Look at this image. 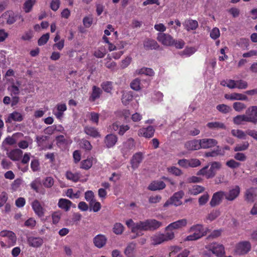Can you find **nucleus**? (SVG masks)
<instances>
[{
  "label": "nucleus",
  "mask_w": 257,
  "mask_h": 257,
  "mask_svg": "<svg viewBox=\"0 0 257 257\" xmlns=\"http://www.w3.org/2000/svg\"><path fill=\"white\" fill-rule=\"evenodd\" d=\"M209 196L208 193H206L202 195L198 199L199 204L200 205H203L205 204L208 201Z\"/></svg>",
  "instance_id": "obj_62"
},
{
  "label": "nucleus",
  "mask_w": 257,
  "mask_h": 257,
  "mask_svg": "<svg viewBox=\"0 0 257 257\" xmlns=\"http://www.w3.org/2000/svg\"><path fill=\"white\" fill-rule=\"evenodd\" d=\"M234 109L238 112H240L246 107L245 105L240 102H235L233 104Z\"/></svg>",
  "instance_id": "obj_57"
},
{
  "label": "nucleus",
  "mask_w": 257,
  "mask_h": 257,
  "mask_svg": "<svg viewBox=\"0 0 257 257\" xmlns=\"http://www.w3.org/2000/svg\"><path fill=\"white\" fill-rule=\"evenodd\" d=\"M6 19L7 23L9 25L14 24L16 21L17 16L12 11H7L3 14Z\"/></svg>",
  "instance_id": "obj_34"
},
{
  "label": "nucleus",
  "mask_w": 257,
  "mask_h": 257,
  "mask_svg": "<svg viewBox=\"0 0 257 257\" xmlns=\"http://www.w3.org/2000/svg\"><path fill=\"white\" fill-rule=\"evenodd\" d=\"M204 190V188L199 185H194L192 188L190 190V193L193 195H196L200 193H202Z\"/></svg>",
  "instance_id": "obj_50"
},
{
  "label": "nucleus",
  "mask_w": 257,
  "mask_h": 257,
  "mask_svg": "<svg viewBox=\"0 0 257 257\" xmlns=\"http://www.w3.org/2000/svg\"><path fill=\"white\" fill-rule=\"evenodd\" d=\"M185 28L187 31L194 30L197 29L198 24L197 21L193 20H186L183 23Z\"/></svg>",
  "instance_id": "obj_32"
},
{
  "label": "nucleus",
  "mask_w": 257,
  "mask_h": 257,
  "mask_svg": "<svg viewBox=\"0 0 257 257\" xmlns=\"http://www.w3.org/2000/svg\"><path fill=\"white\" fill-rule=\"evenodd\" d=\"M27 241L30 246L36 248L40 247L43 243V239L40 237H29L28 238Z\"/></svg>",
  "instance_id": "obj_22"
},
{
  "label": "nucleus",
  "mask_w": 257,
  "mask_h": 257,
  "mask_svg": "<svg viewBox=\"0 0 257 257\" xmlns=\"http://www.w3.org/2000/svg\"><path fill=\"white\" fill-rule=\"evenodd\" d=\"M43 185L45 187L51 188L54 185V179L51 177H46L43 181Z\"/></svg>",
  "instance_id": "obj_60"
},
{
  "label": "nucleus",
  "mask_w": 257,
  "mask_h": 257,
  "mask_svg": "<svg viewBox=\"0 0 257 257\" xmlns=\"http://www.w3.org/2000/svg\"><path fill=\"white\" fill-rule=\"evenodd\" d=\"M82 147L86 151H89L92 148V146L89 141L86 140H82L81 141Z\"/></svg>",
  "instance_id": "obj_64"
},
{
  "label": "nucleus",
  "mask_w": 257,
  "mask_h": 257,
  "mask_svg": "<svg viewBox=\"0 0 257 257\" xmlns=\"http://www.w3.org/2000/svg\"><path fill=\"white\" fill-rule=\"evenodd\" d=\"M118 140L117 137L113 134H108L105 137L104 142L105 146L107 148L113 147Z\"/></svg>",
  "instance_id": "obj_17"
},
{
  "label": "nucleus",
  "mask_w": 257,
  "mask_h": 257,
  "mask_svg": "<svg viewBox=\"0 0 257 257\" xmlns=\"http://www.w3.org/2000/svg\"><path fill=\"white\" fill-rule=\"evenodd\" d=\"M155 130L154 127L150 125L147 127H143L138 131V135L146 138H151L154 136Z\"/></svg>",
  "instance_id": "obj_13"
},
{
  "label": "nucleus",
  "mask_w": 257,
  "mask_h": 257,
  "mask_svg": "<svg viewBox=\"0 0 257 257\" xmlns=\"http://www.w3.org/2000/svg\"><path fill=\"white\" fill-rule=\"evenodd\" d=\"M102 92V90L100 88L95 85L93 86L92 92L88 99L89 101L91 102H94L100 97Z\"/></svg>",
  "instance_id": "obj_16"
},
{
  "label": "nucleus",
  "mask_w": 257,
  "mask_h": 257,
  "mask_svg": "<svg viewBox=\"0 0 257 257\" xmlns=\"http://www.w3.org/2000/svg\"><path fill=\"white\" fill-rule=\"evenodd\" d=\"M216 109L223 113H227L231 110L230 106L224 104L217 105Z\"/></svg>",
  "instance_id": "obj_51"
},
{
  "label": "nucleus",
  "mask_w": 257,
  "mask_h": 257,
  "mask_svg": "<svg viewBox=\"0 0 257 257\" xmlns=\"http://www.w3.org/2000/svg\"><path fill=\"white\" fill-rule=\"evenodd\" d=\"M231 134L234 137H237L240 139H245L246 134L244 132L240 130H231Z\"/></svg>",
  "instance_id": "obj_48"
},
{
  "label": "nucleus",
  "mask_w": 257,
  "mask_h": 257,
  "mask_svg": "<svg viewBox=\"0 0 257 257\" xmlns=\"http://www.w3.org/2000/svg\"><path fill=\"white\" fill-rule=\"evenodd\" d=\"M149 230L147 219L145 221H140L134 224L132 227V232L136 233L137 236L140 235V231Z\"/></svg>",
  "instance_id": "obj_7"
},
{
  "label": "nucleus",
  "mask_w": 257,
  "mask_h": 257,
  "mask_svg": "<svg viewBox=\"0 0 257 257\" xmlns=\"http://www.w3.org/2000/svg\"><path fill=\"white\" fill-rule=\"evenodd\" d=\"M50 35L49 33L43 35L38 40V44L39 46H43L46 44L49 40Z\"/></svg>",
  "instance_id": "obj_54"
},
{
  "label": "nucleus",
  "mask_w": 257,
  "mask_h": 257,
  "mask_svg": "<svg viewBox=\"0 0 257 257\" xmlns=\"http://www.w3.org/2000/svg\"><path fill=\"white\" fill-rule=\"evenodd\" d=\"M143 159V156L141 152H138L135 154L131 161L132 167L134 169L137 168L140 164L142 162Z\"/></svg>",
  "instance_id": "obj_20"
},
{
  "label": "nucleus",
  "mask_w": 257,
  "mask_h": 257,
  "mask_svg": "<svg viewBox=\"0 0 257 257\" xmlns=\"http://www.w3.org/2000/svg\"><path fill=\"white\" fill-rule=\"evenodd\" d=\"M48 137L46 136H37L36 141L39 147L42 146L45 142L48 139Z\"/></svg>",
  "instance_id": "obj_59"
},
{
  "label": "nucleus",
  "mask_w": 257,
  "mask_h": 257,
  "mask_svg": "<svg viewBox=\"0 0 257 257\" xmlns=\"http://www.w3.org/2000/svg\"><path fill=\"white\" fill-rule=\"evenodd\" d=\"M141 81L139 78L133 80L130 84V86L133 90L138 91L141 89Z\"/></svg>",
  "instance_id": "obj_53"
},
{
  "label": "nucleus",
  "mask_w": 257,
  "mask_h": 257,
  "mask_svg": "<svg viewBox=\"0 0 257 257\" xmlns=\"http://www.w3.org/2000/svg\"><path fill=\"white\" fill-rule=\"evenodd\" d=\"M240 192V188L239 186L236 185L233 188L230 189L228 193H225L224 196L227 200L233 201L239 196Z\"/></svg>",
  "instance_id": "obj_11"
},
{
  "label": "nucleus",
  "mask_w": 257,
  "mask_h": 257,
  "mask_svg": "<svg viewBox=\"0 0 257 257\" xmlns=\"http://www.w3.org/2000/svg\"><path fill=\"white\" fill-rule=\"evenodd\" d=\"M166 187L165 183L162 181H154L152 182L148 186V189L151 191H156L162 190Z\"/></svg>",
  "instance_id": "obj_28"
},
{
  "label": "nucleus",
  "mask_w": 257,
  "mask_h": 257,
  "mask_svg": "<svg viewBox=\"0 0 257 257\" xmlns=\"http://www.w3.org/2000/svg\"><path fill=\"white\" fill-rule=\"evenodd\" d=\"M107 238L103 234H99L96 235L93 239L94 245L98 248L104 246L106 243Z\"/></svg>",
  "instance_id": "obj_14"
},
{
  "label": "nucleus",
  "mask_w": 257,
  "mask_h": 257,
  "mask_svg": "<svg viewBox=\"0 0 257 257\" xmlns=\"http://www.w3.org/2000/svg\"><path fill=\"white\" fill-rule=\"evenodd\" d=\"M225 97L226 99H229L230 100H247V97L243 94L238 93H233L229 96L226 94Z\"/></svg>",
  "instance_id": "obj_35"
},
{
  "label": "nucleus",
  "mask_w": 257,
  "mask_h": 257,
  "mask_svg": "<svg viewBox=\"0 0 257 257\" xmlns=\"http://www.w3.org/2000/svg\"><path fill=\"white\" fill-rule=\"evenodd\" d=\"M249 143L248 142H244L241 144H237L234 148L235 152L243 151L246 150L249 147Z\"/></svg>",
  "instance_id": "obj_46"
},
{
  "label": "nucleus",
  "mask_w": 257,
  "mask_h": 257,
  "mask_svg": "<svg viewBox=\"0 0 257 257\" xmlns=\"http://www.w3.org/2000/svg\"><path fill=\"white\" fill-rule=\"evenodd\" d=\"M0 236L8 238L7 242L9 247L14 246L16 244L17 237L16 234L13 231L10 230H2L0 232Z\"/></svg>",
  "instance_id": "obj_6"
},
{
  "label": "nucleus",
  "mask_w": 257,
  "mask_h": 257,
  "mask_svg": "<svg viewBox=\"0 0 257 257\" xmlns=\"http://www.w3.org/2000/svg\"><path fill=\"white\" fill-rule=\"evenodd\" d=\"M61 217V213L60 212H55L52 215V222L53 224H57L59 222Z\"/></svg>",
  "instance_id": "obj_63"
},
{
  "label": "nucleus",
  "mask_w": 257,
  "mask_h": 257,
  "mask_svg": "<svg viewBox=\"0 0 257 257\" xmlns=\"http://www.w3.org/2000/svg\"><path fill=\"white\" fill-rule=\"evenodd\" d=\"M36 1V0H27L26 1L23 5V9L24 11L26 13H28L30 12L34 6L35 4Z\"/></svg>",
  "instance_id": "obj_40"
},
{
  "label": "nucleus",
  "mask_w": 257,
  "mask_h": 257,
  "mask_svg": "<svg viewBox=\"0 0 257 257\" xmlns=\"http://www.w3.org/2000/svg\"><path fill=\"white\" fill-rule=\"evenodd\" d=\"M206 126L209 129L213 130L219 129L225 130L226 128L225 124L220 121L209 122L207 123Z\"/></svg>",
  "instance_id": "obj_29"
},
{
  "label": "nucleus",
  "mask_w": 257,
  "mask_h": 257,
  "mask_svg": "<svg viewBox=\"0 0 257 257\" xmlns=\"http://www.w3.org/2000/svg\"><path fill=\"white\" fill-rule=\"evenodd\" d=\"M136 244L135 243H130L126 247L124 253L127 257H135Z\"/></svg>",
  "instance_id": "obj_26"
},
{
  "label": "nucleus",
  "mask_w": 257,
  "mask_h": 257,
  "mask_svg": "<svg viewBox=\"0 0 257 257\" xmlns=\"http://www.w3.org/2000/svg\"><path fill=\"white\" fill-rule=\"evenodd\" d=\"M226 165L231 169H235L240 166V163L233 159H231L226 162Z\"/></svg>",
  "instance_id": "obj_56"
},
{
  "label": "nucleus",
  "mask_w": 257,
  "mask_h": 257,
  "mask_svg": "<svg viewBox=\"0 0 257 257\" xmlns=\"http://www.w3.org/2000/svg\"><path fill=\"white\" fill-rule=\"evenodd\" d=\"M200 147L202 149H209L216 146L217 141L213 139H202L200 140Z\"/></svg>",
  "instance_id": "obj_18"
},
{
  "label": "nucleus",
  "mask_w": 257,
  "mask_h": 257,
  "mask_svg": "<svg viewBox=\"0 0 257 257\" xmlns=\"http://www.w3.org/2000/svg\"><path fill=\"white\" fill-rule=\"evenodd\" d=\"M250 249L251 244L249 241H240L236 245L235 252L238 255H244L248 253Z\"/></svg>",
  "instance_id": "obj_4"
},
{
  "label": "nucleus",
  "mask_w": 257,
  "mask_h": 257,
  "mask_svg": "<svg viewBox=\"0 0 257 257\" xmlns=\"http://www.w3.org/2000/svg\"><path fill=\"white\" fill-rule=\"evenodd\" d=\"M31 205L33 210L37 215L40 217L44 216L45 209L39 200L35 199L32 202Z\"/></svg>",
  "instance_id": "obj_15"
},
{
  "label": "nucleus",
  "mask_w": 257,
  "mask_h": 257,
  "mask_svg": "<svg viewBox=\"0 0 257 257\" xmlns=\"http://www.w3.org/2000/svg\"><path fill=\"white\" fill-rule=\"evenodd\" d=\"M23 119V116L21 113L15 111L9 115L7 119L6 120V122L8 123H11L12 121L20 122Z\"/></svg>",
  "instance_id": "obj_21"
},
{
  "label": "nucleus",
  "mask_w": 257,
  "mask_h": 257,
  "mask_svg": "<svg viewBox=\"0 0 257 257\" xmlns=\"http://www.w3.org/2000/svg\"><path fill=\"white\" fill-rule=\"evenodd\" d=\"M233 123L237 125L242 124L243 122H248V118L246 114L237 115L233 119Z\"/></svg>",
  "instance_id": "obj_38"
},
{
  "label": "nucleus",
  "mask_w": 257,
  "mask_h": 257,
  "mask_svg": "<svg viewBox=\"0 0 257 257\" xmlns=\"http://www.w3.org/2000/svg\"><path fill=\"white\" fill-rule=\"evenodd\" d=\"M90 208H92L93 211L94 212H97L100 210L101 208V204L99 202H96L94 200V202H92L89 203Z\"/></svg>",
  "instance_id": "obj_58"
},
{
  "label": "nucleus",
  "mask_w": 257,
  "mask_h": 257,
  "mask_svg": "<svg viewBox=\"0 0 257 257\" xmlns=\"http://www.w3.org/2000/svg\"><path fill=\"white\" fill-rule=\"evenodd\" d=\"M210 36L214 40H216L219 38L220 36V31L219 29L216 27L214 28L210 32Z\"/></svg>",
  "instance_id": "obj_61"
},
{
  "label": "nucleus",
  "mask_w": 257,
  "mask_h": 257,
  "mask_svg": "<svg viewBox=\"0 0 257 257\" xmlns=\"http://www.w3.org/2000/svg\"><path fill=\"white\" fill-rule=\"evenodd\" d=\"M133 99V96L128 92H124L121 97L122 103L126 105Z\"/></svg>",
  "instance_id": "obj_49"
},
{
  "label": "nucleus",
  "mask_w": 257,
  "mask_h": 257,
  "mask_svg": "<svg viewBox=\"0 0 257 257\" xmlns=\"http://www.w3.org/2000/svg\"><path fill=\"white\" fill-rule=\"evenodd\" d=\"M157 40L166 46H172L174 42V39L170 35L162 33L158 34Z\"/></svg>",
  "instance_id": "obj_9"
},
{
  "label": "nucleus",
  "mask_w": 257,
  "mask_h": 257,
  "mask_svg": "<svg viewBox=\"0 0 257 257\" xmlns=\"http://www.w3.org/2000/svg\"><path fill=\"white\" fill-rule=\"evenodd\" d=\"M149 230H154L162 225V223L155 219H147Z\"/></svg>",
  "instance_id": "obj_37"
},
{
  "label": "nucleus",
  "mask_w": 257,
  "mask_h": 257,
  "mask_svg": "<svg viewBox=\"0 0 257 257\" xmlns=\"http://www.w3.org/2000/svg\"><path fill=\"white\" fill-rule=\"evenodd\" d=\"M23 154V151L19 149H16L8 153V157L14 161H19Z\"/></svg>",
  "instance_id": "obj_25"
},
{
  "label": "nucleus",
  "mask_w": 257,
  "mask_h": 257,
  "mask_svg": "<svg viewBox=\"0 0 257 257\" xmlns=\"http://www.w3.org/2000/svg\"><path fill=\"white\" fill-rule=\"evenodd\" d=\"M208 231V229L204 228L202 224H196L194 225L190 228V231L193 232V233L187 236L186 240L188 241H193L199 239L202 237L206 235Z\"/></svg>",
  "instance_id": "obj_2"
},
{
  "label": "nucleus",
  "mask_w": 257,
  "mask_h": 257,
  "mask_svg": "<svg viewBox=\"0 0 257 257\" xmlns=\"http://www.w3.org/2000/svg\"><path fill=\"white\" fill-rule=\"evenodd\" d=\"M92 159L87 158L86 160H82L80 163V168L87 170L89 169L92 166Z\"/></svg>",
  "instance_id": "obj_41"
},
{
  "label": "nucleus",
  "mask_w": 257,
  "mask_h": 257,
  "mask_svg": "<svg viewBox=\"0 0 257 257\" xmlns=\"http://www.w3.org/2000/svg\"><path fill=\"white\" fill-rule=\"evenodd\" d=\"M135 148V144L134 140L133 138L127 139L122 144V147L121 149V152L124 157L128 156L132 150H134Z\"/></svg>",
  "instance_id": "obj_5"
},
{
  "label": "nucleus",
  "mask_w": 257,
  "mask_h": 257,
  "mask_svg": "<svg viewBox=\"0 0 257 257\" xmlns=\"http://www.w3.org/2000/svg\"><path fill=\"white\" fill-rule=\"evenodd\" d=\"M65 177L68 180L74 182H77L80 178L81 174L80 172L73 173L71 171H67L66 172Z\"/></svg>",
  "instance_id": "obj_33"
},
{
  "label": "nucleus",
  "mask_w": 257,
  "mask_h": 257,
  "mask_svg": "<svg viewBox=\"0 0 257 257\" xmlns=\"http://www.w3.org/2000/svg\"><path fill=\"white\" fill-rule=\"evenodd\" d=\"M84 133L93 138H99L100 137L99 133L97 129L94 127L86 126L84 128Z\"/></svg>",
  "instance_id": "obj_30"
},
{
  "label": "nucleus",
  "mask_w": 257,
  "mask_h": 257,
  "mask_svg": "<svg viewBox=\"0 0 257 257\" xmlns=\"http://www.w3.org/2000/svg\"><path fill=\"white\" fill-rule=\"evenodd\" d=\"M257 197V188L251 187L246 190L245 200L249 202H253Z\"/></svg>",
  "instance_id": "obj_19"
},
{
  "label": "nucleus",
  "mask_w": 257,
  "mask_h": 257,
  "mask_svg": "<svg viewBox=\"0 0 257 257\" xmlns=\"http://www.w3.org/2000/svg\"><path fill=\"white\" fill-rule=\"evenodd\" d=\"M94 198V193L92 191L88 190L85 193V199L87 202H89V203L92 202H94L95 200Z\"/></svg>",
  "instance_id": "obj_55"
},
{
  "label": "nucleus",
  "mask_w": 257,
  "mask_h": 257,
  "mask_svg": "<svg viewBox=\"0 0 257 257\" xmlns=\"http://www.w3.org/2000/svg\"><path fill=\"white\" fill-rule=\"evenodd\" d=\"M164 234H160L155 235L152 237V244L154 245H157L162 243L165 241Z\"/></svg>",
  "instance_id": "obj_43"
},
{
  "label": "nucleus",
  "mask_w": 257,
  "mask_h": 257,
  "mask_svg": "<svg viewBox=\"0 0 257 257\" xmlns=\"http://www.w3.org/2000/svg\"><path fill=\"white\" fill-rule=\"evenodd\" d=\"M8 90L10 92V95L13 96L14 95H18L20 93L19 86H17L14 83L8 87Z\"/></svg>",
  "instance_id": "obj_42"
},
{
  "label": "nucleus",
  "mask_w": 257,
  "mask_h": 257,
  "mask_svg": "<svg viewBox=\"0 0 257 257\" xmlns=\"http://www.w3.org/2000/svg\"><path fill=\"white\" fill-rule=\"evenodd\" d=\"M100 86L102 91L104 92L111 94L112 90L113 89V82L109 81H103L101 83Z\"/></svg>",
  "instance_id": "obj_36"
},
{
  "label": "nucleus",
  "mask_w": 257,
  "mask_h": 257,
  "mask_svg": "<svg viewBox=\"0 0 257 257\" xmlns=\"http://www.w3.org/2000/svg\"><path fill=\"white\" fill-rule=\"evenodd\" d=\"M144 47L146 50H156L159 45L155 40L148 39L144 41Z\"/></svg>",
  "instance_id": "obj_27"
},
{
  "label": "nucleus",
  "mask_w": 257,
  "mask_h": 257,
  "mask_svg": "<svg viewBox=\"0 0 257 257\" xmlns=\"http://www.w3.org/2000/svg\"><path fill=\"white\" fill-rule=\"evenodd\" d=\"M71 204V201L68 199L64 198L60 199L58 203V207L60 208L63 209L66 211H67L70 209Z\"/></svg>",
  "instance_id": "obj_31"
},
{
  "label": "nucleus",
  "mask_w": 257,
  "mask_h": 257,
  "mask_svg": "<svg viewBox=\"0 0 257 257\" xmlns=\"http://www.w3.org/2000/svg\"><path fill=\"white\" fill-rule=\"evenodd\" d=\"M245 114L248 118V122L254 124L257 123V106L249 107L245 111Z\"/></svg>",
  "instance_id": "obj_8"
},
{
  "label": "nucleus",
  "mask_w": 257,
  "mask_h": 257,
  "mask_svg": "<svg viewBox=\"0 0 257 257\" xmlns=\"http://www.w3.org/2000/svg\"><path fill=\"white\" fill-rule=\"evenodd\" d=\"M196 50L194 47H186L185 49L180 53V55L182 56H185L189 57L193 54Z\"/></svg>",
  "instance_id": "obj_44"
},
{
  "label": "nucleus",
  "mask_w": 257,
  "mask_h": 257,
  "mask_svg": "<svg viewBox=\"0 0 257 257\" xmlns=\"http://www.w3.org/2000/svg\"><path fill=\"white\" fill-rule=\"evenodd\" d=\"M167 171L169 173L176 176H179L182 174V171L180 169L174 166L167 168Z\"/></svg>",
  "instance_id": "obj_52"
},
{
  "label": "nucleus",
  "mask_w": 257,
  "mask_h": 257,
  "mask_svg": "<svg viewBox=\"0 0 257 257\" xmlns=\"http://www.w3.org/2000/svg\"><path fill=\"white\" fill-rule=\"evenodd\" d=\"M225 195V193L222 191L214 193L210 202V206L211 207H215L219 205L221 202Z\"/></svg>",
  "instance_id": "obj_12"
},
{
  "label": "nucleus",
  "mask_w": 257,
  "mask_h": 257,
  "mask_svg": "<svg viewBox=\"0 0 257 257\" xmlns=\"http://www.w3.org/2000/svg\"><path fill=\"white\" fill-rule=\"evenodd\" d=\"M184 195L183 191H180L175 193L170 198L173 204L176 206H178L182 204L181 199L182 198Z\"/></svg>",
  "instance_id": "obj_24"
},
{
  "label": "nucleus",
  "mask_w": 257,
  "mask_h": 257,
  "mask_svg": "<svg viewBox=\"0 0 257 257\" xmlns=\"http://www.w3.org/2000/svg\"><path fill=\"white\" fill-rule=\"evenodd\" d=\"M106 53V50L104 47H99L94 52L93 55L96 58H102L104 57Z\"/></svg>",
  "instance_id": "obj_45"
},
{
  "label": "nucleus",
  "mask_w": 257,
  "mask_h": 257,
  "mask_svg": "<svg viewBox=\"0 0 257 257\" xmlns=\"http://www.w3.org/2000/svg\"><path fill=\"white\" fill-rule=\"evenodd\" d=\"M207 251L204 252V254L209 256L210 252L214 254L217 256H221L224 254V247L222 244L217 242H212L206 246Z\"/></svg>",
  "instance_id": "obj_3"
},
{
  "label": "nucleus",
  "mask_w": 257,
  "mask_h": 257,
  "mask_svg": "<svg viewBox=\"0 0 257 257\" xmlns=\"http://www.w3.org/2000/svg\"><path fill=\"white\" fill-rule=\"evenodd\" d=\"M136 72L138 74H145L149 76H152L155 74L154 70L152 68L145 67L137 70Z\"/></svg>",
  "instance_id": "obj_39"
},
{
  "label": "nucleus",
  "mask_w": 257,
  "mask_h": 257,
  "mask_svg": "<svg viewBox=\"0 0 257 257\" xmlns=\"http://www.w3.org/2000/svg\"><path fill=\"white\" fill-rule=\"evenodd\" d=\"M187 224V220L186 219L183 218L178 220L176 221L173 222L169 224L166 227V230H172L173 229H178L185 227Z\"/></svg>",
  "instance_id": "obj_10"
},
{
  "label": "nucleus",
  "mask_w": 257,
  "mask_h": 257,
  "mask_svg": "<svg viewBox=\"0 0 257 257\" xmlns=\"http://www.w3.org/2000/svg\"><path fill=\"white\" fill-rule=\"evenodd\" d=\"M210 167L208 170L209 165L205 166L200 169L197 173L198 175H202L207 179L213 178L216 172L219 170L222 166L221 163L219 162H213L210 163Z\"/></svg>",
  "instance_id": "obj_1"
},
{
  "label": "nucleus",
  "mask_w": 257,
  "mask_h": 257,
  "mask_svg": "<svg viewBox=\"0 0 257 257\" xmlns=\"http://www.w3.org/2000/svg\"><path fill=\"white\" fill-rule=\"evenodd\" d=\"M200 140H193L187 142L185 144V148L191 151L198 150L201 149Z\"/></svg>",
  "instance_id": "obj_23"
},
{
  "label": "nucleus",
  "mask_w": 257,
  "mask_h": 257,
  "mask_svg": "<svg viewBox=\"0 0 257 257\" xmlns=\"http://www.w3.org/2000/svg\"><path fill=\"white\" fill-rule=\"evenodd\" d=\"M124 230V226L120 223H115L113 227V232L117 235L121 234Z\"/></svg>",
  "instance_id": "obj_47"
}]
</instances>
